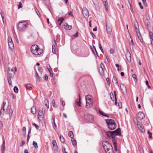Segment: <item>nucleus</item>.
Returning a JSON list of instances; mask_svg holds the SVG:
<instances>
[{"label": "nucleus", "instance_id": "69168bd1", "mask_svg": "<svg viewBox=\"0 0 153 153\" xmlns=\"http://www.w3.org/2000/svg\"><path fill=\"white\" fill-rule=\"evenodd\" d=\"M5 105H6V102L4 101L3 102V106H2V108H3V112H4V106Z\"/></svg>", "mask_w": 153, "mask_h": 153}, {"label": "nucleus", "instance_id": "cd10ccee", "mask_svg": "<svg viewBox=\"0 0 153 153\" xmlns=\"http://www.w3.org/2000/svg\"><path fill=\"white\" fill-rule=\"evenodd\" d=\"M11 76H8L7 77L8 81L9 84L10 85H12V82L11 79Z\"/></svg>", "mask_w": 153, "mask_h": 153}, {"label": "nucleus", "instance_id": "5701e85b", "mask_svg": "<svg viewBox=\"0 0 153 153\" xmlns=\"http://www.w3.org/2000/svg\"><path fill=\"white\" fill-rule=\"evenodd\" d=\"M112 82L113 83H115L117 84V85H118L119 84L118 82L117 79L116 77L115 76H114L113 77L112 79Z\"/></svg>", "mask_w": 153, "mask_h": 153}, {"label": "nucleus", "instance_id": "603ef678", "mask_svg": "<svg viewBox=\"0 0 153 153\" xmlns=\"http://www.w3.org/2000/svg\"><path fill=\"white\" fill-rule=\"evenodd\" d=\"M149 36L151 39H152L153 37V33L152 31L149 32Z\"/></svg>", "mask_w": 153, "mask_h": 153}, {"label": "nucleus", "instance_id": "c9c22d12", "mask_svg": "<svg viewBox=\"0 0 153 153\" xmlns=\"http://www.w3.org/2000/svg\"><path fill=\"white\" fill-rule=\"evenodd\" d=\"M52 52L53 53H56V49H55V46L54 45H53L52 46Z\"/></svg>", "mask_w": 153, "mask_h": 153}, {"label": "nucleus", "instance_id": "473e14b6", "mask_svg": "<svg viewBox=\"0 0 153 153\" xmlns=\"http://www.w3.org/2000/svg\"><path fill=\"white\" fill-rule=\"evenodd\" d=\"M54 119H55V117H54L53 118V128L55 130V128H56V125L55 123Z\"/></svg>", "mask_w": 153, "mask_h": 153}, {"label": "nucleus", "instance_id": "6e6d98bb", "mask_svg": "<svg viewBox=\"0 0 153 153\" xmlns=\"http://www.w3.org/2000/svg\"><path fill=\"white\" fill-rule=\"evenodd\" d=\"M4 112H3V108L1 109V110H0V115H1L2 114L3 115L4 114Z\"/></svg>", "mask_w": 153, "mask_h": 153}, {"label": "nucleus", "instance_id": "79ce46f5", "mask_svg": "<svg viewBox=\"0 0 153 153\" xmlns=\"http://www.w3.org/2000/svg\"><path fill=\"white\" fill-rule=\"evenodd\" d=\"M104 5V6H105V10H106V11H107L108 10L107 2H105Z\"/></svg>", "mask_w": 153, "mask_h": 153}, {"label": "nucleus", "instance_id": "37998d69", "mask_svg": "<svg viewBox=\"0 0 153 153\" xmlns=\"http://www.w3.org/2000/svg\"><path fill=\"white\" fill-rule=\"evenodd\" d=\"M93 49L95 50V53L96 54V55H97V56L99 57V55H98V53L96 50V47H95L94 46V45H93Z\"/></svg>", "mask_w": 153, "mask_h": 153}, {"label": "nucleus", "instance_id": "f3484780", "mask_svg": "<svg viewBox=\"0 0 153 153\" xmlns=\"http://www.w3.org/2000/svg\"><path fill=\"white\" fill-rule=\"evenodd\" d=\"M137 125L138 128L143 133H144L145 131V129H144L143 126L140 123L139 124L138 123H137Z\"/></svg>", "mask_w": 153, "mask_h": 153}, {"label": "nucleus", "instance_id": "de8ad7c7", "mask_svg": "<svg viewBox=\"0 0 153 153\" xmlns=\"http://www.w3.org/2000/svg\"><path fill=\"white\" fill-rule=\"evenodd\" d=\"M22 7V3L21 2H19V5L18 6V8L19 9H20V8H21Z\"/></svg>", "mask_w": 153, "mask_h": 153}, {"label": "nucleus", "instance_id": "13d9d810", "mask_svg": "<svg viewBox=\"0 0 153 153\" xmlns=\"http://www.w3.org/2000/svg\"><path fill=\"white\" fill-rule=\"evenodd\" d=\"M80 98L79 96V101L77 102V104L79 106H80L81 103H80Z\"/></svg>", "mask_w": 153, "mask_h": 153}, {"label": "nucleus", "instance_id": "c03bdc74", "mask_svg": "<svg viewBox=\"0 0 153 153\" xmlns=\"http://www.w3.org/2000/svg\"><path fill=\"white\" fill-rule=\"evenodd\" d=\"M36 81H39V82H40L42 81V79L39 76H38L36 77Z\"/></svg>", "mask_w": 153, "mask_h": 153}, {"label": "nucleus", "instance_id": "5fc2aeb1", "mask_svg": "<svg viewBox=\"0 0 153 153\" xmlns=\"http://www.w3.org/2000/svg\"><path fill=\"white\" fill-rule=\"evenodd\" d=\"M62 152L64 153H68L66 151H65V149L64 146H62Z\"/></svg>", "mask_w": 153, "mask_h": 153}, {"label": "nucleus", "instance_id": "ea45409f", "mask_svg": "<svg viewBox=\"0 0 153 153\" xmlns=\"http://www.w3.org/2000/svg\"><path fill=\"white\" fill-rule=\"evenodd\" d=\"M59 138L61 141L62 143H64L65 142V140L63 136H60Z\"/></svg>", "mask_w": 153, "mask_h": 153}, {"label": "nucleus", "instance_id": "b1692460", "mask_svg": "<svg viewBox=\"0 0 153 153\" xmlns=\"http://www.w3.org/2000/svg\"><path fill=\"white\" fill-rule=\"evenodd\" d=\"M52 144L53 147H55L56 150H57L58 146L56 145V143L55 140L53 141Z\"/></svg>", "mask_w": 153, "mask_h": 153}, {"label": "nucleus", "instance_id": "423d86ee", "mask_svg": "<svg viewBox=\"0 0 153 153\" xmlns=\"http://www.w3.org/2000/svg\"><path fill=\"white\" fill-rule=\"evenodd\" d=\"M86 100V107L87 108L92 106L93 102L91 101V97L89 95H87L85 96Z\"/></svg>", "mask_w": 153, "mask_h": 153}, {"label": "nucleus", "instance_id": "f8f14e48", "mask_svg": "<svg viewBox=\"0 0 153 153\" xmlns=\"http://www.w3.org/2000/svg\"><path fill=\"white\" fill-rule=\"evenodd\" d=\"M45 114L42 112V111L39 110L38 113V119L40 121L43 120Z\"/></svg>", "mask_w": 153, "mask_h": 153}, {"label": "nucleus", "instance_id": "412c9836", "mask_svg": "<svg viewBox=\"0 0 153 153\" xmlns=\"http://www.w3.org/2000/svg\"><path fill=\"white\" fill-rule=\"evenodd\" d=\"M31 112L33 114H35L36 113V109L35 107L32 106L31 108Z\"/></svg>", "mask_w": 153, "mask_h": 153}, {"label": "nucleus", "instance_id": "864d4df0", "mask_svg": "<svg viewBox=\"0 0 153 153\" xmlns=\"http://www.w3.org/2000/svg\"><path fill=\"white\" fill-rule=\"evenodd\" d=\"M118 105L119 108H122V104L121 102H118Z\"/></svg>", "mask_w": 153, "mask_h": 153}, {"label": "nucleus", "instance_id": "bb28decb", "mask_svg": "<svg viewBox=\"0 0 153 153\" xmlns=\"http://www.w3.org/2000/svg\"><path fill=\"white\" fill-rule=\"evenodd\" d=\"M22 133L23 135L25 137L26 135V128L25 127H24L22 128Z\"/></svg>", "mask_w": 153, "mask_h": 153}, {"label": "nucleus", "instance_id": "58836bf2", "mask_svg": "<svg viewBox=\"0 0 153 153\" xmlns=\"http://www.w3.org/2000/svg\"><path fill=\"white\" fill-rule=\"evenodd\" d=\"M100 67L102 68V71L104 72V70H105V68L104 67V65L103 63H101L100 65Z\"/></svg>", "mask_w": 153, "mask_h": 153}, {"label": "nucleus", "instance_id": "2f4dec72", "mask_svg": "<svg viewBox=\"0 0 153 153\" xmlns=\"http://www.w3.org/2000/svg\"><path fill=\"white\" fill-rule=\"evenodd\" d=\"M99 113L100 114L102 115L103 116H104L105 117H109V116L108 115L104 114L102 111H101L100 110L99 111Z\"/></svg>", "mask_w": 153, "mask_h": 153}, {"label": "nucleus", "instance_id": "0eeeda50", "mask_svg": "<svg viewBox=\"0 0 153 153\" xmlns=\"http://www.w3.org/2000/svg\"><path fill=\"white\" fill-rule=\"evenodd\" d=\"M84 118L89 122L94 123V116L92 115L86 114L84 115Z\"/></svg>", "mask_w": 153, "mask_h": 153}, {"label": "nucleus", "instance_id": "4c0bfd02", "mask_svg": "<svg viewBox=\"0 0 153 153\" xmlns=\"http://www.w3.org/2000/svg\"><path fill=\"white\" fill-rule=\"evenodd\" d=\"M14 92L16 93H17L18 92V89L17 87L16 86H15L13 88Z\"/></svg>", "mask_w": 153, "mask_h": 153}, {"label": "nucleus", "instance_id": "bf43d9fd", "mask_svg": "<svg viewBox=\"0 0 153 153\" xmlns=\"http://www.w3.org/2000/svg\"><path fill=\"white\" fill-rule=\"evenodd\" d=\"M0 14L1 15V16L2 18V19L3 22L4 23V13H3L1 12L0 13Z\"/></svg>", "mask_w": 153, "mask_h": 153}, {"label": "nucleus", "instance_id": "1a4fd4ad", "mask_svg": "<svg viewBox=\"0 0 153 153\" xmlns=\"http://www.w3.org/2000/svg\"><path fill=\"white\" fill-rule=\"evenodd\" d=\"M82 13L84 17L88 18L89 16V13L87 9L85 7H84L82 9Z\"/></svg>", "mask_w": 153, "mask_h": 153}, {"label": "nucleus", "instance_id": "3c124183", "mask_svg": "<svg viewBox=\"0 0 153 153\" xmlns=\"http://www.w3.org/2000/svg\"><path fill=\"white\" fill-rule=\"evenodd\" d=\"M25 143V142L24 140H22L21 142L20 146L21 147Z\"/></svg>", "mask_w": 153, "mask_h": 153}, {"label": "nucleus", "instance_id": "4d7b16f0", "mask_svg": "<svg viewBox=\"0 0 153 153\" xmlns=\"http://www.w3.org/2000/svg\"><path fill=\"white\" fill-rule=\"evenodd\" d=\"M114 100H115V105H117V97H115V98H113V101H114Z\"/></svg>", "mask_w": 153, "mask_h": 153}, {"label": "nucleus", "instance_id": "c85d7f7f", "mask_svg": "<svg viewBox=\"0 0 153 153\" xmlns=\"http://www.w3.org/2000/svg\"><path fill=\"white\" fill-rule=\"evenodd\" d=\"M71 141L72 142V144L74 146H75L76 145L77 143L76 140H74V139L71 138Z\"/></svg>", "mask_w": 153, "mask_h": 153}, {"label": "nucleus", "instance_id": "a19ab883", "mask_svg": "<svg viewBox=\"0 0 153 153\" xmlns=\"http://www.w3.org/2000/svg\"><path fill=\"white\" fill-rule=\"evenodd\" d=\"M131 1H130L129 0H128V2L129 3V5H130V10L131 11L132 13H134V11L133 10V9L131 5V4L130 3V2Z\"/></svg>", "mask_w": 153, "mask_h": 153}, {"label": "nucleus", "instance_id": "20e7f679", "mask_svg": "<svg viewBox=\"0 0 153 153\" xmlns=\"http://www.w3.org/2000/svg\"><path fill=\"white\" fill-rule=\"evenodd\" d=\"M107 127L111 130L115 129L116 127V124L114 120L112 119L105 120Z\"/></svg>", "mask_w": 153, "mask_h": 153}, {"label": "nucleus", "instance_id": "9b49d317", "mask_svg": "<svg viewBox=\"0 0 153 153\" xmlns=\"http://www.w3.org/2000/svg\"><path fill=\"white\" fill-rule=\"evenodd\" d=\"M113 134L114 139H116V136L117 135L120 136L121 132L120 128H117L116 130L112 131Z\"/></svg>", "mask_w": 153, "mask_h": 153}, {"label": "nucleus", "instance_id": "7c9ffc66", "mask_svg": "<svg viewBox=\"0 0 153 153\" xmlns=\"http://www.w3.org/2000/svg\"><path fill=\"white\" fill-rule=\"evenodd\" d=\"M10 71H8V74L9 75V76H11L12 77V76H13L15 74L14 72H12V71H11V72Z\"/></svg>", "mask_w": 153, "mask_h": 153}, {"label": "nucleus", "instance_id": "f03ea898", "mask_svg": "<svg viewBox=\"0 0 153 153\" xmlns=\"http://www.w3.org/2000/svg\"><path fill=\"white\" fill-rule=\"evenodd\" d=\"M30 50L32 53L35 55H40L43 51L42 50L39 48L38 46L36 45H33L31 47Z\"/></svg>", "mask_w": 153, "mask_h": 153}, {"label": "nucleus", "instance_id": "8fccbe9b", "mask_svg": "<svg viewBox=\"0 0 153 153\" xmlns=\"http://www.w3.org/2000/svg\"><path fill=\"white\" fill-rule=\"evenodd\" d=\"M38 70L39 72L40 73H42V67H39L38 68Z\"/></svg>", "mask_w": 153, "mask_h": 153}, {"label": "nucleus", "instance_id": "6e6552de", "mask_svg": "<svg viewBox=\"0 0 153 153\" xmlns=\"http://www.w3.org/2000/svg\"><path fill=\"white\" fill-rule=\"evenodd\" d=\"M106 29L107 33L110 34L112 32V26L111 24L106 22L105 23Z\"/></svg>", "mask_w": 153, "mask_h": 153}, {"label": "nucleus", "instance_id": "052dcab7", "mask_svg": "<svg viewBox=\"0 0 153 153\" xmlns=\"http://www.w3.org/2000/svg\"><path fill=\"white\" fill-rule=\"evenodd\" d=\"M114 50L113 49H111L110 50V53L111 54H113L114 53Z\"/></svg>", "mask_w": 153, "mask_h": 153}, {"label": "nucleus", "instance_id": "4be33fe9", "mask_svg": "<svg viewBox=\"0 0 153 153\" xmlns=\"http://www.w3.org/2000/svg\"><path fill=\"white\" fill-rule=\"evenodd\" d=\"M64 20V18L63 17H62L58 19V22L59 23V25H61Z\"/></svg>", "mask_w": 153, "mask_h": 153}, {"label": "nucleus", "instance_id": "9d476101", "mask_svg": "<svg viewBox=\"0 0 153 153\" xmlns=\"http://www.w3.org/2000/svg\"><path fill=\"white\" fill-rule=\"evenodd\" d=\"M7 41L8 43L9 48L11 50H12L14 48V45L12 38L10 36L8 37Z\"/></svg>", "mask_w": 153, "mask_h": 153}, {"label": "nucleus", "instance_id": "0e129e2a", "mask_svg": "<svg viewBox=\"0 0 153 153\" xmlns=\"http://www.w3.org/2000/svg\"><path fill=\"white\" fill-rule=\"evenodd\" d=\"M138 4L140 6V8L141 9H143V7L141 3L140 2H139L138 3Z\"/></svg>", "mask_w": 153, "mask_h": 153}, {"label": "nucleus", "instance_id": "4468645a", "mask_svg": "<svg viewBox=\"0 0 153 153\" xmlns=\"http://www.w3.org/2000/svg\"><path fill=\"white\" fill-rule=\"evenodd\" d=\"M137 117L140 120H141L145 117V115L142 112H139L137 115Z\"/></svg>", "mask_w": 153, "mask_h": 153}, {"label": "nucleus", "instance_id": "7ed1b4c3", "mask_svg": "<svg viewBox=\"0 0 153 153\" xmlns=\"http://www.w3.org/2000/svg\"><path fill=\"white\" fill-rule=\"evenodd\" d=\"M112 131H108L106 132V135L107 137L109 138L112 139V142L114 145L115 151L117 152V143L116 139H114L113 134Z\"/></svg>", "mask_w": 153, "mask_h": 153}, {"label": "nucleus", "instance_id": "f704fd0d", "mask_svg": "<svg viewBox=\"0 0 153 153\" xmlns=\"http://www.w3.org/2000/svg\"><path fill=\"white\" fill-rule=\"evenodd\" d=\"M132 76L133 78L134 79V81L135 82H137V77L136 75L135 74H134L132 75Z\"/></svg>", "mask_w": 153, "mask_h": 153}, {"label": "nucleus", "instance_id": "ddd939ff", "mask_svg": "<svg viewBox=\"0 0 153 153\" xmlns=\"http://www.w3.org/2000/svg\"><path fill=\"white\" fill-rule=\"evenodd\" d=\"M126 56L128 61L130 62L131 61V54L128 51H127L126 54Z\"/></svg>", "mask_w": 153, "mask_h": 153}, {"label": "nucleus", "instance_id": "aec40b11", "mask_svg": "<svg viewBox=\"0 0 153 153\" xmlns=\"http://www.w3.org/2000/svg\"><path fill=\"white\" fill-rule=\"evenodd\" d=\"M120 88L123 92L124 91H126V87L124 84L122 83L121 84Z\"/></svg>", "mask_w": 153, "mask_h": 153}, {"label": "nucleus", "instance_id": "09e8293b", "mask_svg": "<svg viewBox=\"0 0 153 153\" xmlns=\"http://www.w3.org/2000/svg\"><path fill=\"white\" fill-rule=\"evenodd\" d=\"M51 104H52V106L53 107H55V100L54 99L52 100V102H51Z\"/></svg>", "mask_w": 153, "mask_h": 153}, {"label": "nucleus", "instance_id": "6ab92c4d", "mask_svg": "<svg viewBox=\"0 0 153 153\" xmlns=\"http://www.w3.org/2000/svg\"><path fill=\"white\" fill-rule=\"evenodd\" d=\"M137 33V36L138 38L140 40V41L142 42L143 43V40L142 38V36L141 35L140 33V32H139L138 33Z\"/></svg>", "mask_w": 153, "mask_h": 153}, {"label": "nucleus", "instance_id": "393cba45", "mask_svg": "<svg viewBox=\"0 0 153 153\" xmlns=\"http://www.w3.org/2000/svg\"><path fill=\"white\" fill-rule=\"evenodd\" d=\"M32 85L30 84H28L27 85H25V86L26 88V89L27 90H29L30 88L32 87Z\"/></svg>", "mask_w": 153, "mask_h": 153}, {"label": "nucleus", "instance_id": "338daca9", "mask_svg": "<svg viewBox=\"0 0 153 153\" xmlns=\"http://www.w3.org/2000/svg\"><path fill=\"white\" fill-rule=\"evenodd\" d=\"M44 79L45 80V81H47L48 80V76L45 74V76H44Z\"/></svg>", "mask_w": 153, "mask_h": 153}, {"label": "nucleus", "instance_id": "a878e982", "mask_svg": "<svg viewBox=\"0 0 153 153\" xmlns=\"http://www.w3.org/2000/svg\"><path fill=\"white\" fill-rule=\"evenodd\" d=\"M99 71L101 75H103L104 74V72L102 71V68L100 67L99 69Z\"/></svg>", "mask_w": 153, "mask_h": 153}, {"label": "nucleus", "instance_id": "2eb2a0df", "mask_svg": "<svg viewBox=\"0 0 153 153\" xmlns=\"http://www.w3.org/2000/svg\"><path fill=\"white\" fill-rule=\"evenodd\" d=\"M134 26L135 28V31L136 33H138L139 31V25L136 19L135 20L134 23Z\"/></svg>", "mask_w": 153, "mask_h": 153}, {"label": "nucleus", "instance_id": "e2e57ef3", "mask_svg": "<svg viewBox=\"0 0 153 153\" xmlns=\"http://www.w3.org/2000/svg\"><path fill=\"white\" fill-rule=\"evenodd\" d=\"M33 125L35 126V128H36L37 129H38V128H39V126L38 125H37L36 124L34 123L33 124Z\"/></svg>", "mask_w": 153, "mask_h": 153}, {"label": "nucleus", "instance_id": "39448f33", "mask_svg": "<svg viewBox=\"0 0 153 153\" xmlns=\"http://www.w3.org/2000/svg\"><path fill=\"white\" fill-rule=\"evenodd\" d=\"M28 23L26 22H19L17 25L19 30L20 31H24L27 27Z\"/></svg>", "mask_w": 153, "mask_h": 153}, {"label": "nucleus", "instance_id": "774afa93", "mask_svg": "<svg viewBox=\"0 0 153 153\" xmlns=\"http://www.w3.org/2000/svg\"><path fill=\"white\" fill-rule=\"evenodd\" d=\"M110 96L111 98V99L112 100H113L112 99V96L114 97V94H113V93H111L110 94Z\"/></svg>", "mask_w": 153, "mask_h": 153}, {"label": "nucleus", "instance_id": "a18cd8bd", "mask_svg": "<svg viewBox=\"0 0 153 153\" xmlns=\"http://www.w3.org/2000/svg\"><path fill=\"white\" fill-rule=\"evenodd\" d=\"M147 133L149 135V138H151L152 137V134L151 132H150L149 131H147Z\"/></svg>", "mask_w": 153, "mask_h": 153}, {"label": "nucleus", "instance_id": "f257e3e1", "mask_svg": "<svg viewBox=\"0 0 153 153\" xmlns=\"http://www.w3.org/2000/svg\"><path fill=\"white\" fill-rule=\"evenodd\" d=\"M102 145L106 153H113L114 151L111 143L107 141H104L102 143Z\"/></svg>", "mask_w": 153, "mask_h": 153}, {"label": "nucleus", "instance_id": "a211bd4d", "mask_svg": "<svg viewBox=\"0 0 153 153\" xmlns=\"http://www.w3.org/2000/svg\"><path fill=\"white\" fill-rule=\"evenodd\" d=\"M64 28L67 30H71L72 28V26L69 25L67 23H65L64 24Z\"/></svg>", "mask_w": 153, "mask_h": 153}, {"label": "nucleus", "instance_id": "c756f323", "mask_svg": "<svg viewBox=\"0 0 153 153\" xmlns=\"http://www.w3.org/2000/svg\"><path fill=\"white\" fill-rule=\"evenodd\" d=\"M68 135L71 138H73V137H74V134L72 131H70L69 132Z\"/></svg>", "mask_w": 153, "mask_h": 153}, {"label": "nucleus", "instance_id": "dca6fc26", "mask_svg": "<svg viewBox=\"0 0 153 153\" xmlns=\"http://www.w3.org/2000/svg\"><path fill=\"white\" fill-rule=\"evenodd\" d=\"M5 141L4 138L3 139V143L1 149V153H4L5 150Z\"/></svg>", "mask_w": 153, "mask_h": 153}, {"label": "nucleus", "instance_id": "e433bc0d", "mask_svg": "<svg viewBox=\"0 0 153 153\" xmlns=\"http://www.w3.org/2000/svg\"><path fill=\"white\" fill-rule=\"evenodd\" d=\"M45 102L46 103L45 104V105L48 108H49V107L48 105V101L47 99H45Z\"/></svg>", "mask_w": 153, "mask_h": 153}, {"label": "nucleus", "instance_id": "72a5a7b5", "mask_svg": "<svg viewBox=\"0 0 153 153\" xmlns=\"http://www.w3.org/2000/svg\"><path fill=\"white\" fill-rule=\"evenodd\" d=\"M33 145L34 146V147L36 148L37 149L38 148V146L37 145V143L35 141H33Z\"/></svg>", "mask_w": 153, "mask_h": 153}, {"label": "nucleus", "instance_id": "680f3d73", "mask_svg": "<svg viewBox=\"0 0 153 153\" xmlns=\"http://www.w3.org/2000/svg\"><path fill=\"white\" fill-rule=\"evenodd\" d=\"M98 46L100 50H101L102 49L101 45L100 42H98Z\"/></svg>", "mask_w": 153, "mask_h": 153}, {"label": "nucleus", "instance_id": "49530a36", "mask_svg": "<svg viewBox=\"0 0 153 153\" xmlns=\"http://www.w3.org/2000/svg\"><path fill=\"white\" fill-rule=\"evenodd\" d=\"M90 34L92 36V37L93 39H95L96 38L95 35L91 31L90 32Z\"/></svg>", "mask_w": 153, "mask_h": 153}]
</instances>
